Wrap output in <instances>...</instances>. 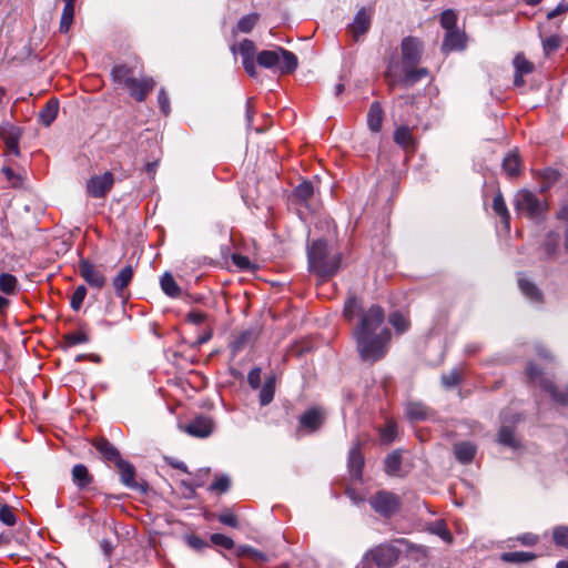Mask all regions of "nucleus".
Returning <instances> with one entry per match:
<instances>
[{
	"instance_id": "obj_50",
	"label": "nucleus",
	"mask_w": 568,
	"mask_h": 568,
	"mask_svg": "<svg viewBox=\"0 0 568 568\" xmlns=\"http://www.w3.org/2000/svg\"><path fill=\"white\" fill-rule=\"evenodd\" d=\"M560 45V39L558 36H550L548 38L542 39V49L545 54H550Z\"/></svg>"
},
{
	"instance_id": "obj_52",
	"label": "nucleus",
	"mask_w": 568,
	"mask_h": 568,
	"mask_svg": "<svg viewBox=\"0 0 568 568\" xmlns=\"http://www.w3.org/2000/svg\"><path fill=\"white\" fill-rule=\"evenodd\" d=\"M0 520L8 526H12L16 523V516L7 505L0 507Z\"/></svg>"
},
{
	"instance_id": "obj_36",
	"label": "nucleus",
	"mask_w": 568,
	"mask_h": 568,
	"mask_svg": "<svg viewBox=\"0 0 568 568\" xmlns=\"http://www.w3.org/2000/svg\"><path fill=\"white\" fill-rule=\"evenodd\" d=\"M394 140L400 146L407 149L413 144L412 131L407 126L398 128L394 133Z\"/></svg>"
},
{
	"instance_id": "obj_41",
	"label": "nucleus",
	"mask_w": 568,
	"mask_h": 568,
	"mask_svg": "<svg viewBox=\"0 0 568 568\" xmlns=\"http://www.w3.org/2000/svg\"><path fill=\"white\" fill-rule=\"evenodd\" d=\"M381 438L384 443H392L397 435V425L393 420H388L379 430Z\"/></svg>"
},
{
	"instance_id": "obj_25",
	"label": "nucleus",
	"mask_w": 568,
	"mask_h": 568,
	"mask_svg": "<svg viewBox=\"0 0 568 568\" xmlns=\"http://www.w3.org/2000/svg\"><path fill=\"white\" fill-rule=\"evenodd\" d=\"M59 112V101L50 99L39 113L40 121L49 126L57 118Z\"/></svg>"
},
{
	"instance_id": "obj_37",
	"label": "nucleus",
	"mask_w": 568,
	"mask_h": 568,
	"mask_svg": "<svg viewBox=\"0 0 568 568\" xmlns=\"http://www.w3.org/2000/svg\"><path fill=\"white\" fill-rule=\"evenodd\" d=\"M402 464L400 454L397 452L392 453L385 459V470L389 475H395L399 471Z\"/></svg>"
},
{
	"instance_id": "obj_7",
	"label": "nucleus",
	"mask_w": 568,
	"mask_h": 568,
	"mask_svg": "<svg viewBox=\"0 0 568 568\" xmlns=\"http://www.w3.org/2000/svg\"><path fill=\"white\" fill-rule=\"evenodd\" d=\"M527 376L529 377V379L531 382H537L539 383V386L546 390L547 393H549V395L551 396V398L558 403V404H561V405H565L568 403V385L559 390L554 384L551 381L547 379V378H542L540 377V372L536 368V366L534 364H529L528 367H527Z\"/></svg>"
},
{
	"instance_id": "obj_24",
	"label": "nucleus",
	"mask_w": 568,
	"mask_h": 568,
	"mask_svg": "<svg viewBox=\"0 0 568 568\" xmlns=\"http://www.w3.org/2000/svg\"><path fill=\"white\" fill-rule=\"evenodd\" d=\"M133 268L131 265L124 266L119 274L113 278V287L119 296H122L124 288L131 283L133 278Z\"/></svg>"
},
{
	"instance_id": "obj_26",
	"label": "nucleus",
	"mask_w": 568,
	"mask_h": 568,
	"mask_svg": "<svg viewBox=\"0 0 568 568\" xmlns=\"http://www.w3.org/2000/svg\"><path fill=\"white\" fill-rule=\"evenodd\" d=\"M537 558V555L529 551H510V552H503L500 555V559L504 562L509 564H525L532 561Z\"/></svg>"
},
{
	"instance_id": "obj_19",
	"label": "nucleus",
	"mask_w": 568,
	"mask_h": 568,
	"mask_svg": "<svg viewBox=\"0 0 568 568\" xmlns=\"http://www.w3.org/2000/svg\"><path fill=\"white\" fill-rule=\"evenodd\" d=\"M405 414L412 422H419L428 419L432 412L428 407L419 402H409L405 406Z\"/></svg>"
},
{
	"instance_id": "obj_17",
	"label": "nucleus",
	"mask_w": 568,
	"mask_h": 568,
	"mask_svg": "<svg viewBox=\"0 0 568 568\" xmlns=\"http://www.w3.org/2000/svg\"><path fill=\"white\" fill-rule=\"evenodd\" d=\"M324 420V413L320 408H311L300 417L302 427L314 432L318 429Z\"/></svg>"
},
{
	"instance_id": "obj_22",
	"label": "nucleus",
	"mask_w": 568,
	"mask_h": 568,
	"mask_svg": "<svg viewBox=\"0 0 568 568\" xmlns=\"http://www.w3.org/2000/svg\"><path fill=\"white\" fill-rule=\"evenodd\" d=\"M454 453L462 464L470 463L476 454V446L470 442H460L454 445Z\"/></svg>"
},
{
	"instance_id": "obj_33",
	"label": "nucleus",
	"mask_w": 568,
	"mask_h": 568,
	"mask_svg": "<svg viewBox=\"0 0 568 568\" xmlns=\"http://www.w3.org/2000/svg\"><path fill=\"white\" fill-rule=\"evenodd\" d=\"M161 287L163 292L171 297L179 296L181 292L179 285L170 273H165L161 277Z\"/></svg>"
},
{
	"instance_id": "obj_45",
	"label": "nucleus",
	"mask_w": 568,
	"mask_h": 568,
	"mask_svg": "<svg viewBox=\"0 0 568 568\" xmlns=\"http://www.w3.org/2000/svg\"><path fill=\"white\" fill-rule=\"evenodd\" d=\"M313 191L312 183L304 181L295 187L294 195L302 201H306L312 196Z\"/></svg>"
},
{
	"instance_id": "obj_23",
	"label": "nucleus",
	"mask_w": 568,
	"mask_h": 568,
	"mask_svg": "<svg viewBox=\"0 0 568 568\" xmlns=\"http://www.w3.org/2000/svg\"><path fill=\"white\" fill-rule=\"evenodd\" d=\"M383 109L378 102H373L367 114V125L371 131L379 132L383 123Z\"/></svg>"
},
{
	"instance_id": "obj_55",
	"label": "nucleus",
	"mask_w": 568,
	"mask_h": 568,
	"mask_svg": "<svg viewBox=\"0 0 568 568\" xmlns=\"http://www.w3.org/2000/svg\"><path fill=\"white\" fill-rule=\"evenodd\" d=\"M158 102H159L161 111L165 115H168L170 113L171 109H170V100H169V97H168V94H166L164 89H161L159 91Z\"/></svg>"
},
{
	"instance_id": "obj_10",
	"label": "nucleus",
	"mask_w": 568,
	"mask_h": 568,
	"mask_svg": "<svg viewBox=\"0 0 568 568\" xmlns=\"http://www.w3.org/2000/svg\"><path fill=\"white\" fill-rule=\"evenodd\" d=\"M214 423L209 416H196L187 424L181 426V429L193 437L205 438L213 433Z\"/></svg>"
},
{
	"instance_id": "obj_43",
	"label": "nucleus",
	"mask_w": 568,
	"mask_h": 568,
	"mask_svg": "<svg viewBox=\"0 0 568 568\" xmlns=\"http://www.w3.org/2000/svg\"><path fill=\"white\" fill-rule=\"evenodd\" d=\"M514 67L517 73L528 74L534 70V65L524 55L518 54L514 59Z\"/></svg>"
},
{
	"instance_id": "obj_39",
	"label": "nucleus",
	"mask_w": 568,
	"mask_h": 568,
	"mask_svg": "<svg viewBox=\"0 0 568 568\" xmlns=\"http://www.w3.org/2000/svg\"><path fill=\"white\" fill-rule=\"evenodd\" d=\"M257 21L258 16L256 13L244 16L237 22V30L240 32L247 33L254 28Z\"/></svg>"
},
{
	"instance_id": "obj_1",
	"label": "nucleus",
	"mask_w": 568,
	"mask_h": 568,
	"mask_svg": "<svg viewBox=\"0 0 568 568\" xmlns=\"http://www.w3.org/2000/svg\"><path fill=\"white\" fill-rule=\"evenodd\" d=\"M343 314L348 322L358 317L353 336L361 358L366 362H376L383 358L390 339V331L385 323L383 308L372 305L367 310H363L361 302L352 296L345 302Z\"/></svg>"
},
{
	"instance_id": "obj_28",
	"label": "nucleus",
	"mask_w": 568,
	"mask_h": 568,
	"mask_svg": "<svg viewBox=\"0 0 568 568\" xmlns=\"http://www.w3.org/2000/svg\"><path fill=\"white\" fill-rule=\"evenodd\" d=\"M518 285L523 294L527 296L529 300L534 302L540 301L541 294L539 290L534 283L529 282L526 277L520 275L518 278Z\"/></svg>"
},
{
	"instance_id": "obj_12",
	"label": "nucleus",
	"mask_w": 568,
	"mask_h": 568,
	"mask_svg": "<svg viewBox=\"0 0 568 568\" xmlns=\"http://www.w3.org/2000/svg\"><path fill=\"white\" fill-rule=\"evenodd\" d=\"M79 273L83 280L94 288H102L105 285V276L89 261L81 260L79 263Z\"/></svg>"
},
{
	"instance_id": "obj_59",
	"label": "nucleus",
	"mask_w": 568,
	"mask_h": 568,
	"mask_svg": "<svg viewBox=\"0 0 568 568\" xmlns=\"http://www.w3.org/2000/svg\"><path fill=\"white\" fill-rule=\"evenodd\" d=\"M219 520L224 524V525H227V526H231V527H237V518L235 517V515L231 514V513H226V514H222L220 517H219Z\"/></svg>"
},
{
	"instance_id": "obj_46",
	"label": "nucleus",
	"mask_w": 568,
	"mask_h": 568,
	"mask_svg": "<svg viewBox=\"0 0 568 568\" xmlns=\"http://www.w3.org/2000/svg\"><path fill=\"white\" fill-rule=\"evenodd\" d=\"M2 172L7 180L10 182L12 187H20L23 184L24 176L20 173H16L11 168H2Z\"/></svg>"
},
{
	"instance_id": "obj_9",
	"label": "nucleus",
	"mask_w": 568,
	"mask_h": 568,
	"mask_svg": "<svg viewBox=\"0 0 568 568\" xmlns=\"http://www.w3.org/2000/svg\"><path fill=\"white\" fill-rule=\"evenodd\" d=\"M369 503L373 509L383 516L392 515L399 505L398 497L387 491L377 493L371 498Z\"/></svg>"
},
{
	"instance_id": "obj_62",
	"label": "nucleus",
	"mask_w": 568,
	"mask_h": 568,
	"mask_svg": "<svg viewBox=\"0 0 568 568\" xmlns=\"http://www.w3.org/2000/svg\"><path fill=\"white\" fill-rule=\"evenodd\" d=\"M187 542L194 549H200L204 546V541L197 537H189Z\"/></svg>"
},
{
	"instance_id": "obj_51",
	"label": "nucleus",
	"mask_w": 568,
	"mask_h": 568,
	"mask_svg": "<svg viewBox=\"0 0 568 568\" xmlns=\"http://www.w3.org/2000/svg\"><path fill=\"white\" fill-rule=\"evenodd\" d=\"M211 541L217 546L225 548V549H232L234 546V541L230 537H227L223 534H213L211 536Z\"/></svg>"
},
{
	"instance_id": "obj_16",
	"label": "nucleus",
	"mask_w": 568,
	"mask_h": 568,
	"mask_svg": "<svg viewBox=\"0 0 568 568\" xmlns=\"http://www.w3.org/2000/svg\"><path fill=\"white\" fill-rule=\"evenodd\" d=\"M93 446L106 462L115 465L122 460L119 450L105 438H99L93 442Z\"/></svg>"
},
{
	"instance_id": "obj_35",
	"label": "nucleus",
	"mask_w": 568,
	"mask_h": 568,
	"mask_svg": "<svg viewBox=\"0 0 568 568\" xmlns=\"http://www.w3.org/2000/svg\"><path fill=\"white\" fill-rule=\"evenodd\" d=\"M539 176L541 180V190L546 191L558 181L560 174L557 170L547 168L539 172Z\"/></svg>"
},
{
	"instance_id": "obj_38",
	"label": "nucleus",
	"mask_w": 568,
	"mask_h": 568,
	"mask_svg": "<svg viewBox=\"0 0 568 568\" xmlns=\"http://www.w3.org/2000/svg\"><path fill=\"white\" fill-rule=\"evenodd\" d=\"M87 296V287L79 285L71 295L70 305L73 311H79Z\"/></svg>"
},
{
	"instance_id": "obj_48",
	"label": "nucleus",
	"mask_w": 568,
	"mask_h": 568,
	"mask_svg": "<svg viewBox=\"0 0 568 568\" xmlns=\"http://www.w3.org/2000/svg\"><path fill=\"white\" fill-rule=\"evenodd\" d=\"M16 277L11 274H2L0 276V288L3 293H12L16 287Z\"/></svg>"
},
{
	"instance_id": "obj_4",
	"label": "nucleus",
	"mask_w": 568,
	"mask_h": 568,
	"mask_svg": "<svg viewBox=\"0 0 568 568\" xmlns=\"http://www.w3.org/2000/svg\"><path fill=\"white\" fill-rule=\"evenodd\" d=\"M256 62L258 65L280 74L291 73L297 68L296 55L281 47L258 52Z\"/></svg>"
},
{
	"instance_id": "obj_64",
	"label": "nucleus",
	"mask_w": 568,
	"mask_h": 568,
	"mask_svg": "<svg viewBox=\"0 0 568 568\" xmlns=\"http://www.w3.org/2000/svg\"><path fill=\"white\" fill-rule=\"evenodd\" d=\"M524 75L525 74L515 72V78H514L515 85H517V87L524 85V83H525Z\"/></svg>"
},
{
	"instance_id": "obj_63",
	"label": "nucleus",
	"mask_w": 568,
	"mask_h": 568,
	"mask_svg": "<svg viewBox=\"0 0 568 568\" xmlns=\"http://www.w3.org/2000/svg\"><path fill=\"white\" fill-rule=\"evenodd\" d=\"M557 217L562 221H568V206L564 205L557 213Z\"/></svg>"
},
{
	"instance_id": "obj_49",
	"label": "nucleus",
	"mask_w": 568,
	"mask_h": 568,
	"mask_svg": "<svg viewBox=\"0 0 568 568\" xmlns=\"http://www.w3.org/2000/svg\"><path fill=\"white\" fill-rule=\"evenodd\" d=\"M442 382L444 386L448 388L455 387L460 382V374L457 369H453L449 373L442 376Z\"/></svg>"
},
{
	"instance_id": "obj_15",
	"label": "nucleus",
	"mask_w": 568,
	"mask_h": 568,
	"mask_svg": "<svg viewBox=\"0 0 568 568\" xmlns=\"http://www.w3.org/2000/svg\"><path fill=\"white\" fill-rule=\"evenodd\" d=\"M371 27V19L364 9L359 10L354 18V21L349 24L348 31L353 39L357 41L361 36L366 33Z\"/></svg>"
},
{
	"instance_id": "obj_58",
	"label": "nucleus",
	"mask_w": 568,
	"mask_h": 568,
	"mask_svg": "<svg viewBox=\"0 0 568 568\" xmlns=\"http://www.w3.org/2000/svg\"><path fill=\"white\" fill-rule=\"evenodd\" d=\"M186 318L189 322L199 325L205 322L206 314L200 311H193L187 314Z\"/></svg>"
},
{
	"instance_id": "obj_61",
	"label": "nucleus",
	"mask_w": 568,
	"mask_h": 568,
	"mask_svg": "<svg viewBox=\"0 0 568 568\" xmlns=\"http://www.w3.org/2000/svg\"><path fill=\"white\" fill-rule=\"evenodd\" d=\"M555 250H556V243L552 240V235L550 234L548 236L547 243L545 244V253L548 257H551L555 254Z\"/></svg>"
},
{
	"instance_id": "obj_13",
	"label": "nucleus",
	"mask_w": 568,
	"mask_h": 568,
	"mask_svg": "<svg viewBox=\"0 0 568 568\" xmlns=\"http://www.w3.org/2000/svg\"><path fill=\"white\" fill-rule=\"evenodd\" d=\"M373 560L378 567H390L398 559V551L389 545H381L371 551Z\"/></svg>"
},
{
	"instance_id": "obj_6",
	"label": "nucleus",
	"mask_w": 568,
	"mask_h": 568,
	"mask_svg": "<svg viewBox=\"0 0 568 568\" xmlns=\"http://www.w3.org/2000/svg\"><path fill=\"white\" fill-rule=\"evenodd\" d=\"M516 210L531 219H538L547 209L546 203L528 190L519 191L515 196Z\"/></svg>"
},
{
	"instance_id": "obj_27",
	"label": "nucleus",
	"mask_w": 568,
	"mask_h": 568,
	"mask_svg": "<svg viewBox=\"0 0 568 568\" xmlns=\"http://www.w3.org/2000/svg\"><path fill=\"white\" fill-rule=\"evenodd\" d=\"M120 471L121 481L126 487H135V470L134 467L125 460H120L115 465Z\"/></svg>"
},
{
	"instance_id": "obj_8",
	"label": "nucleus",
	"mask_w": 568,
	"mask_h": 568,
	"mask_svg": "<svg viewBox=\"0 0 568 568\" xmlns=\"http://www.w3.org/2000/svg\"><path fill=\"white\" fill-rule=\"evenodd\" d=\"M114 176L111 172H104L101 175H93L87 182V193L94 199H101L112 189Z\"/></svg>"
},
{
	"instance_id": "obj_31",
	"label": "nucleus",
	"mask_w": 568,
	"mask_h": 568,
	"mask_svg": "<svg viewBox=\"0 0 568 568\" xmlns=\"http://www.w3.org/2000/svg\"><path fill=\"white\" fill-rule=\"evenodd\" d=\"M503 169L509 176H516L520 172V161L516 153H508L503 161Z\"/></svg>"
},
{
	"instance_id": "obj_53",
	"label": "nucleus",
	"mask_w": 568,
	"mask_h": 568,
	"mask_svg": "<svg viewBox=\"0 0 568 568\" xmlns=\"http://www.w3.org/2000/svg\"><path fill=\"white\" fill-rule=\"evenodd\" d=\"M67 341L70 345H78L87 343L89 338L85 333L81 331H75L67 335Z\"/></svg>"
},
{
	"instance_id": "obj_21",
	"label": "nucleus",
	"mask_w": 568,
	"mask_h": 568,
	"mask_svg": "<svg viewBox=\"0 0 568 568\" xmlns=\"http://www.w3.org/2000/svg\"><path fill=\"white\" fill-rule=\"evenodd\" d=\"M364 466V457L359 450V445L355 444L349 450L348 467L353 477L359 478L362 476V468Z\"/></svg>"
},
{
	"instance_id": "obj_14",
	"label": "nucleus",
	"mask_w": 568,
	"mask_h": 568,
	"mask_svg": "<svg viewBox=\"0 0 568 568\" xmlns=\"http://www.w3.org/2000/svg\"><path fill=\"white\" fill-rule=\"evenodd\" d=\"M239 53L242 57V63L244 70L250 77H256L257 71L254 62L255 55V44L253 41L245 39L243 40L237 48Z\"/></svg>"
},
{
	"instance_id": "obj_29",
	"label": "nucleus",
	"mask_w": 568,
	"mask_h": 568,
	"mask_svg": "<svg viewBox=\"0 0 568 568\" xmlns=\"http://www.w3.org/2000/svg\"><path fill=\"white\" fill-rule=\"evenodd\" d=\"M274 393H275V377L270 376L268 378H266L265 383L261 387L260 404L262 406L268 405L274 398Z\"/></svg>"
},
{
	"instance_id": "obj_30",
	"label": "nucleus",
	"mask_w": 568,
	"mask_h": 568,
	"mask_svg": "<svg viewBox=\"0 0 568 568\" xmlns=\"http://www.w3.org/2000/svg\"><path fill=\"white\" fill-rule=\"evenodd\" d=\"M493 209L495 213L500 216L501 222L506 227L509 226V212L507 210L504 196L500 192H498L493 200Z\"/></svg>"
},
{
	"instance_id": "obj_5",
	"label": "nucleus",
	"mask_w": 568,
	"mask_h": 568,
	"mask_svg": "<svg viewBox=\"0 0 568 568\" xmlns=\"http://www.w3.org/2000/svg\"><path fill=\"white\" fill-rule=\"evenodd\" d=\"M428 75L426 68L415 69V67H404L397 63L388 65L386 78L390 87L397 83L409 88Z\"/></svg>"
},
{
	"instance_id": "obj_56",
	"label": "nucleus",
	"mask_w": 568,
	"mask_h": 568,
	"mask_svg": "<svg viewBox=\"0 0 568 568\" xmlns=\"http://www.w3.org/2000/svg\"><path fill=\"white\" fill-rule=\"evenodd\" d=\"M524 546H534L538 542L539 538L537 535L531 532H525L516 538Z\"/></svg>"
},
{
	"instance_id": "obj_32",
	"label": "nucleus",
	"mask_w": 568,
	"mask_h": 568,
	"mask_svg": "<svg viewBox=\"0 0 568 568\" xmlns=\"http://www.w3.org/2000/svg\"><path fill=\"white\" fill-rule=\"evenodd\" d=\"M506 418H503V425L500 426L498 433V442L503 445L509 446L511 448L517 447V440L515 438L513 428L505 425Z\"/></svg>"
},
{
	"instance_id": "obj_60",
	"label": "nucleus",
	"mask_w": 568,
	"mask_h": 568,
	"mask_svg": "<svg viewBox=\"0 0 568 568\" xmlns=\"http://www.w3.org/2000/svg\"><path fill=\"white\" fill-rule=\"evenodd\" d=\"M568 12V3H559L554 10L549 11L547 14L548 19H554L557 16Z\"/></svg>"
},
{
	"instance_id": "obj_57",
	"label": "nucleus",
	"mask_w": 568,
	"mask_h": 568,
	"mask_svg": "<svg viewBox=\"0 0 568 568\" xmlns=\"http://www.w3.org/2000/svg\"><path fill=\"white\" fill-rule=\"evenodd\" d=\"M232 261L241 270H248L251 266L250 258L241 254H234Z\"/></svg>"
},
{
	"instance_id": "obj_44",
	"label": "nucleus",
	"mask_w": 568,
	"mask_h": 568,
	"mask_svg": "<svg viewBox=\"0 0 568 568\" xmlns=\"http://www.w3.org/2000/svg\"><path fill=\"white\" fill-rule=\"evenodd\" d=\"M389 323L399 333L405 332L407 329V327H408L407 318L402 313H399V312H394V313L390 314Z\"/></svg>"
},
{
	"instance_id": "obj_42",
	"label": "nucleus",
	"mask_w": 568,
	"mask_h": 568,
	"mask_svg": "<svg viewBox=\"0 0 568 568\" xmlns=\"http://www.w3.org/2000/svg\"><path fill=\"white\" fill-rule=\"evenodd\" d=\"M440 26L446 29V31L456 29L457 16L454 10L447 9L440 14Z\"/></svg>"
},
{
	"instance_id": "obj_3",
	"label": "nucleus",
	"mask_w": 568,
	"mask_h": 568,
	"mask_svg": "<svg viewBox=\"0 0 568 568\" xmlns=\"http://www.w3.org/2000/svg\"><path fill=\"white\" fill-rule=\"evenodd\" d=\"M307 256L311 271L323 277L334 275L341 265V255L332 253L322 240L312 243Z\"/></svg>"
},
{
	"instance_id": "obj_20",
	"label": "nucleus",
	"mask_w": 568,
	"mask_h": 568,
	"mask_svg": "<svg viewBox=\"0 0 568 568\" xmlns=\"http://www.w3.org/2000/svg\"><path fill=\"white\" fill-rule=\"evenodd\" d=\"M64 2L60 24H59V31L61 33H68L71 29L73 21H74V13H75V0H62Z\"/></svg>"
},
{
	"instance_id": "obj_40",
	"label": "nucleus",
	"mask_w": 568,
	"mask_h": 568,
	"mask_svg": "<svg viewBox=\"0 0 568 568\" xmlns=\"http://www.w3.org/2000/svg\"><path fill=\"white\" fill-rule=\"evenodd\" d=\"M554 542L568 548V526H557L552 530Z\"/></svg>"
},
{
	"instance_id": "obj_34",
	"label": "nucleus",
	"mask_w": 568,
	"mask_h": 568,
	"mask_svg": "<svg viewBox=\"0 0 568 568\" xmlns=\"http://www.w3.org/2000/svg\"><path fill=\"white\" fill-rule=\"evenodd\" d=\"M72 477L74 483L80 487H85L91 483L88 468L82 464H78L73 467Z\"/></svg>"
},
{
	"instance_id": "obj_11",
	"label": "nucleus",
	"mask_w": 568,
	"mask_h": 568,
	"mask_svg": "<svg viewBox=\"0 0 568 568\" xmlns=\"http://www.w3.org/2000/svg\"><path fill=\"white\" fill-rule=\"evenodd\" d=\"M422 55V43L416 38H405L402 41V64L404 67H416Z\"/></svg>"
},
{
	"instance_id": "obj_54",
	"label": "nucleus",
	"mask_w": 568,
	"mask_h": 568,
	"mask_svg": "<svg viewBox=\"0 0 568 568\" xmlns=\"http://www.w3.org/2000/svg\"><path fill=\"white\" fill-rule=\"evenodd\" d=\"M247 382H248V385L253 389H257L260 387V385H261V368L260 367H254L248 372Z\"/></svg>"
},
{
	"instance_id": "obj_47",
	"label": "nucleus",
	"mask_w": 568,
	"mask_h": 568,
	"mask_svg": "<svg viewBox=\"0 0 568 568\" xmlns=\"http://www.w3.org/2000/svg\"><path fill=\"white\" fill-rule=\"evenodd\" d=\"M231 480L227 476L216 478L210 486V490L223 494L229 490Z\"/></svg>"
},
{
	"instance_id": "obj_18",
	"label": "nucleus",
	"mask_w": 568,
	"mask_h": 568,
	"mask_svg": "<svg viewBox=\"0 0 568 568\" xmlns=\"http://www.w3.org/2000/svg\"><path fill=\"white\" fill-rule=\"evenodd\" d=\"M465 48V34L457 29L446 32L442 49L444 52L463 50Z\"/></svg>"
},
{
	"instance_id": "obj_2",
	"label": "nucleus",
	"mask_w": 568,
	"mask_h": 568,
	"mask_svg": "<svg viewBox=\"0 0 568 568\" xmlns=\"http://www.w3.org/2000/svg\"><path fill=\"white\" fill-rule=\"evenodd\" d=\"M115 84L125 89L130 97L138 102H143L154 89L155 81L151 77L142 75L136 65L119 64L111 71Z\"/></svg>"
}]
</instances>
